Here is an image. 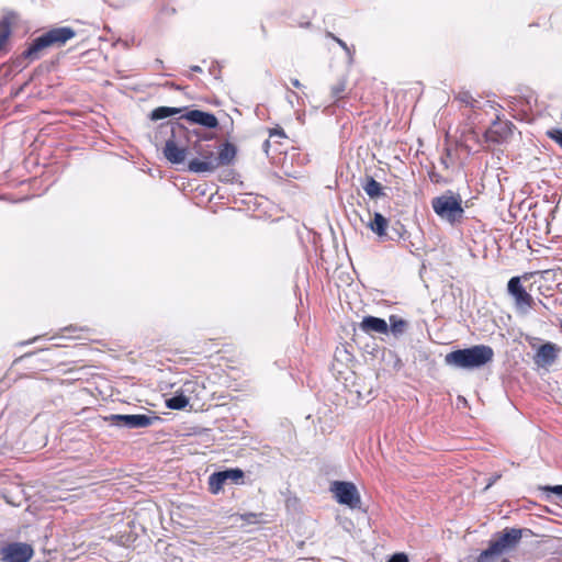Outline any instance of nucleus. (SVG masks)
<instances>
[{
	"label": "nucleus",
	"mask_w": 562,
	"mask_h": 562,
	"mask_svg": "<svg viewBox=\"0 0 562 562\" xmlns=\"http://www.w3.org/2000/svg\"><path fill=\"white\" fill-rule=\"evenodd\" d=\"M493 357L494 351L490 346L476 345L449 352L445 357V362L458 369L473 370L484 367Z\"/></svg>",
	"instance_id": "nucleus-1"
},
{
	"label": "nucleus",
	"mask_w": 562,
	"mask_h": 562,
	"mask_svg": "<svg viewBox=\"0 0 562 562\" xmlns=\"http://www.w3.org/2000/svg\"><path fill=\"white\" fill-rule=\"evenodd\" d=\"M431 206L436 215L451 225L460 223L464 216L462 199L459 194L447 191L431 200Z\"/></svg>",
	"instance_id": "nucleus-2"
},
{
	"label": "nucleus",
	"mask_w": 562,
	"mask_h": 562,
	"mask_svg": "<svg viewBox=\"0 0 562 562\" xmlns=\"http://www.w3.org/2000/svg\"><path fill=\"white\" fill-rule=\"evenodd\" d=\"M521 539L520 529H505L490 542V547L477 557V562H493L495 558L515 548Z\"/></svg>",
	"instance_id": "nucleus-3"
},
{
	"label": "nucleus",
	"mask_w": 562,
	"mask_h": 562,
	"mask_svg": "<svg viewBox=\"0 0 562 562\" xmlns=\"http://www.w3.org/2000/svg\"><path fill=\"white\" fill-rule=\"evenodd\" d=\"M196 155L188 164V169L194 173L213 172L217 169V160H215L214 147L201 142L195 140L191 145V155Z\"/></svg>",
	"instance_id": "nucleus-4"
},
{
	"label": "nucleus",
	"mask_w": 562,
	"mask_h": 562,
	"mask_svg": "<svg viewBox=\"0 0 562 562\" xmlns=\"http://www.w3.org/2000/svg\"><path fill=\"white\" fill-rule=\"evenodd\" d=\"M75 36V31L70 27L53 29L37 37L25 52V56L32 59L38 57L40 53L49 46H61Z\"/></svg>",
	"instance_id": "nucleus-5"
},
{
	"label": "nucleus",
	"mask_w": 562,
	"mask_h": 562,
	"mask_svg": "<svg viewBox=\"0 0 562 562\" xmlns=\"http://www.w3.org/2000/svg\"><path fill=\"white\" fill-rule=\"evenodd\" d=\"M330 491L334 493L338 503L347 505L350 508L360 507L361 499L355 484L336 481L331 484Z\"/></svg>",
	"instance_id": "nucleus-6"
},
{
	"label": "nucleus",
	"mask_w": 562,
	"mask_h": 562,
	"mask_svg": "<svg viewBox=\"0 0 562 562\" xmlns=\"http://www.w3.org/2000/svg\"><path fill=\"white\" fill-rule=\"evenodd\" d=\"M0 553L3 562H29L34 555V550L29 543L11 542L2 547Z\"/></svg>",
	"instance_id": "nucleus-7"
},
{
	"label": "nucleus",
	"mask_w": 562,
	"mask_h": 562,
	"mask_svg": "<svg viewBox=\"0 0 562 562\" xmlns=\"http://www.w3.org/2000/svg\"><path fill=\"white\" fill-rule=\"evenodd\" d=\"M508 293L514 297L515 305L519 313L526 314L533 304L532 296L525 290L520 283L519 277H513L507 284Z\"/></svg>",
	"instance_id": "nucleus-8"
},
{
	"label": "nucleus",
	"mask_w": 562,
	"mask_h": 562,
	"mask_svg": "<svg viewBox=\"0 0 562 562\" xmlns=\"http://www.w3.org/2000/svg\"><path fill=\"white\" fill-rule=\"evenodd\" d=\"M244 477L240 469H228L215 472L209 477V490L212 494H218L226 482L239 483Z\"/></svg>",
	"instance_id": "nucleus-9"
},
{
	"label": "nucleus",
	"mask_w": 562,
	"mask_h": 562,
	"mask_svg": "<svg viewBox=\"0 0 562 562\" xmlns=\"http://www.w3.org/2000/svg\"><path fill=\"white\" fill-rule=\"evenodd\" d=\"M113 425L123 426L130 429L133 428H145L150 426L155 420L158 419L157 416H148L143 414L137 415H111L109 418Z\"/></svg>",
	"instance_id": "nucleus-10"
},
{
	"label": "nucleus",
	"mask_w": 562,
	"mask_h": 562,
	"mask_svg": "<svg viewBox=\"0 0 562 562\" xmlns=\"http://www.w3.org/2000/svg\"><path fill=\"white\" fill-rule=\"evenodd\" d=\"M189 155H191V146L187 147L175 137L166 140L164 156L169 162L173 165L182 164Z\"/></svg>",
	"instance_id": "nucleus-11"
},
{
	"label": "nucleus",
	"mask_w": 562,
	"mask_h": 562,
	"mask_svg": "<svg viewBox=\"0 0 562 562\" xmlns=\"http://www.w3.org/2000/svg\"><path fill=\"white\" fill-rule=\"evenodd\" d=\"M559 352L560 348L555 344L546 342L538 348L535 362L540 367H549L555 361Z\"/></svg>",
	"instance_id": "nucleus-12"
},
{
	"label": "nucleus",
	"mask_w": 562,
	"mask_h": 562,
	"mask_svg": "<svg viewBox=\"0 0 562 562\" xmlns=\"http://www.w3.org/2000/svg\"><path fill=\"white\" fill-rule=\"evenodd\" d=\"M184 117L192 123L209 128H215L218 125V121L214 114L200 110H191L184 115Z\"/></svg>",
	"instance_id": "nucleus-13"
},
{
	"label": "nucleus",
	"mask_w": 562,
	"mask_h": 562,
	"mask_svg": "<svg viewBox=\"0 0 562 562\" xmlns=\"http://www.w3.org/2000/svg\"><path fill=\"white\" fill-rule=\"evenodd\" d=\"M360 328L367 334H386L389 331L387 323L374 316H366L360 323Z\"/></svg>",
	"instance_id": "nucleus-14"
},
{
	"label": "nucleus",
	"mask_w": 562,
	"mask_h": 562,
	"mask_svg": "<svg viewBox=\"0 0 562 562\" xmlns=\"http://www.w3.org/2000/svg\"><path fill=\"white\" fill-rule=\"evenodd\" d=\"M194 386V383L187 382L183 384L181 392L166 401V405L170 409H183L188 406L190 400L184 393L190 392Z\"/></svg>",
	"instance_id": "nucleus-15"
},
{
	"label": "nucleus",
	"mask_w": 562,
	"mask_h": 562,
	"mask_svg": "<svg viewBox=\"0 0 562 562\" xmlns=\"http://www.w3.org/2000/svg\"><path fill=\"white\" fill-rule=\"evenodd\" d=\"M235 154L236 151L233 145L224 144L218 153L215 151V160H217V168L231 164V161L235 157Z\"/></svg>",
	"instance_id": "nucleus-16"
},
{
	"label": "nucleus",
	"mask_w": 562,
	"mask_h": 562,
	"mask_svg": "<svg viewBox=\"0 0 562 562\" xmlns=\"http://www.w3.org/2000/svg\"><path fill=\"white\" fill-rule=\"evenodd\" d=\"M387 220L380 213H374L373 220L369 222L370 229L380 237L385 236Z\"/></svg>",
	"instance_id": "nucleus-17"
},
{
	"label": "nucleus",
	"mask_w": 562,
	"mask_h": 562,
	"mask_svg": "<svg viewBox=\"0 0 562 562\" xmlns=\"http://www.w3.org/2000/svg\"><path fill=\"white\" fill-rule=\"evenodd\" d=\"M181 111L182 109L180 108L159 106L151 112L150 119L154 121H158L169 117L171 115L179 114L181 113Z\"/></svg>",
	"instance_id": "nucleus-18"
},
{
	"label": "nucleus",
	"mask_w": 562,
	"mask_h": 562,
	"mask_svg": "<svg viewBox=\"0 0 562 562\" xmlns=\"http://www.w3.org/2000/svg\"><path fill=\"white\" fill-rule=\"evenodd\" d=\"M363 190L371 199L379 198L382 194V186L373 178H368L366 180Z\"/></svg>",
	"instance_id": "nucleus-19"
},
{
	"label": "nucleus",
	"mask_w": 562,
	"mask_h": 562,
	"mask_svg": "<svg viewBox=\"0 0 562 562\" xmlns=\"http://www.w3.org/2000/svg\"><path fill=\"white\" fill-rule=\"evenodd\" d=\"M407 327V322L396 315L390 316V330L394 336H401Z\"/></svg>",
	"instance_id": "nucleus-20"
},
{
	"label": "nucleus",
	"mask_w": 562,
	"mask_h": 562,
	"mask_svg": "<svg viewBox=\"0 0 562 562\" xmlns=\"http://www.w3.org/2000/svg\"><path fill=\"white\" fill-rule=\"evenodd\" d=\"M11 34L10 20L3 18L0 20V50L4 47Z\"/></svg>",
	"instance_id": "nucleus-21"
},
{
	"label": "nucleus",
	"mask_w": 562,
	"mask_h": 562,
	"mask_svg": "<svg viewBox=\"0 0 562 562\" xmlns=\"http://www.w3.org/2000/svg\"><path fill=\"white\" fill-rule=\"evenodd\" d=\"M547 134L551 139L557 142L562 147V131L561 130H551Z\"/></svg>",
	"instance_id": "nucleus-22"
},
{
	"label": "nucleus",
	"mask_w": 562,
	"mask_h": 562,
	"mask_svg": "<svg viewBox=\"0 0 562 562\" xmlns=\"http://www.w3.org/2000/svg\"><path fill=\"white\" fill-rule=\"evenodd\" d=\"M328 37L333 38L338 43V45L347 53V55L351 58V52L348 45L340 38L336 37L333 33H328Z\"/></svg>",
	"instance_id": "nucleus-23"
},
{
	"label": "nucleus",
	"mask_w": 562,
	"mask_h": 562,
	"mask_svg": "<svg viewBox=\"0 0 562 562\" xmlns=\"http://www.w3.org/2000/svg\"><path fill=\"white\" fill-rule=\"evenodd\" d=\"M346 87L344 82H339L333 88V94L337 98L340 97V94L345 91Z\"/></svg>",
	"instance_id": "nucleus-24"
},
{
	"label": "nucleus",
	"mask_w": 562,
	"mask_h": 562,
	"mask_svg": "<svg viewBox=\"0 0 562 562\" xmlns=\"http://www.w3.org/2000/svg\"><path fill=\"white\" fill-rule=\"evenodd\" d=\"M389 562H408V559L404 553H396L389 560Z\"/></svg>",
	"instance_id": "nucleus-25"
},
{
	"label": "nucleus",
	"mask_w": 562,
	"mask_h": 562,
	"mask_svg": "<svg viewBox=\"0 0 562 562\" xmlns=\"http://www.w3.org/2000/svg\"><path fill=\"white\" fill-rule=\"evenodd\" d=\"M550 490L558 495H562V485L553 486Z\"/></svg>",
	"instance_id": "nucleus-26"
},
{
	"label": "nucleus",
	"mask_w": 562,
	"mask_h": 562,
	"mask_svg": "<svg viewBox=\"0 0 562 562\" xmlns=\"http://www.w3.org/2000/svg\"><path fill=\"white\" fill-rule=\"evenodd\" d=\"M462 102L470 103L471 97L468 93H464L460 97Z\"/></svg>",
	"instance_id": "nucleus-27"
},
{
	"label": "nucleus",
	"mask_w": 562,
	"mask_h": 562,
	"mask_svg": "<svg viewBox=\"0 0 562 562\" xmlns=\"http://www.w3.org/2000/svg\"><path fill=\"white\" fill-rule=\"evenodd\" d=\"M291 83H292L295 88H300V87H301V82H300L297 79H292V80H291Z\"/></svg>",
	"instance_id": "nucleus-28"
},
{
	"label": "nucleus",
	"mask_w": 562,
	"mask_h": 562,
	"mask_svg": "<svg viewBox=\"0 0 562 562\" xmlns=\"http://www.w3.org/2000/svg\"><path fill=\"white\" fill-rule=\"evenodd\" d=\"M191 69H192L193 71H196V72H201V71H202V69H201V67H200V66H193Z\"/></svg>",
	"instance_id": "nucleus-29"
},
{
	"label": "nucleus",
	"mask_w": 562,
	"mask_h": 562,
	"mask_svg": "<svg viewBox=\"0 0 562 562\" xmlns=\"http://www.w3.org/2000/svg\"><path fill=\"white\" fill-rule=\"evenodd\" d=\"M560 328H561V331H562V322L560 323Z\"/></svg>",
	"instance_id": "nucleus-30"
}]
</instances>
